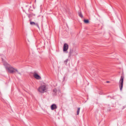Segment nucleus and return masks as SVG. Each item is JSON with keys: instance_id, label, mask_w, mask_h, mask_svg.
<instances>
[{"instance_id": "nucleus-1", "label": "nucleus", "mask_w": 126, "mask_h": 126, "mask_svg": "<svg viewBox=\"0 0 126 126\" xmlns=\"http://www.w3.org/2000/svg\"><path fill=\"white\" fill-rule=\"evenodd\" d=\"M2 61L3 62V65L5 66L6 69L10 73H13L16 71L19 74L21 75V73L18 72L17 69L14 68L13 67L11 66L7 62H3L2 58Z\"/></svg>"}, {"instance_id": "nucleus-2", "label": "nucleus", "mask_w": 126, "mask_h": 126, "mask_svg": "<svg viewBox=\"0 0 126 126\" xmlns=\"http://www.w3.org/2000/svg\"><path fill=\"white\" fill-rule=\"evenodd\" d=\"M46 87L45 85H43L40 87L38 89V91L40 92L44 93L46 91Z\"/></svg>"}, {"instance_id": "nucleus-3", "label": "nucleus", "mask_w": 126, "mask_h": 126, "mask_svg": "<svg viewBox=\"0 0 126 126\" xmlns=\"http://www.w3.org/2000/svg\"><path fill=\"white\" fill-rule=\"evenodd\" d=\"M124 77L123 76H121L120 79L119 84L120 90L122 91L123 86V80Z\"/></svg>"}, {"instance_id": "nucleus-4", "label": "nucleus", "mask_w": 126, "mask_h": 126, "mask_svg": "<svg viewBox=\"0 0 126 126\" xmlns=\"http://www.w3.org/2000/svg\"><path fill=\"white\" fill-rule=\"evenodd\" d=\"M68 48V46L66 43L64 44L63 46V51L65 52L66 53H67L68 52L67 51V50Z\"/></svg>"}, {"instance_id": "nucleus-5", "label": "nucleus", "mask_w": 126, "mask_h": 126, "mask_svg": "<svg viewBox=\"0 0 126 126\" xmlns=\"http://www.w3.org/2000/svg\"><path fill=\"white\" fill-rule=\"evenodd\" d=\"M33 76L35 78L37 79H40L41 78L40 76L37 74L35 72H34Z\"/></svg>"}, {"instance_id": "nucleus-6", "label": "nucleus", "mask_w": 126, "mask_h": 126, "mask_svg": "<svg viewBox=\"0 0 126 126\" xmlns=\"http://www.w3.org/2000/svg\"><path fill=\"white\" fill-rule=\"evenodd\" d=\"M51 108L52 110H54V109L57 108V107L56 104H53L51 106Z\"/></svg>"}, {"instance_id": "nucleus-7", "label": "nucleus", "mask_w": 126, "mask_h": 126, "mask_svg": "<svg viewBox=\"0 0 126 126\" xmlns=\"http://www.w3.org/2000/svg\"><path fill=\"white\" fill-rule=\"evenodd\" d=\"M78 14L79 16L81 18H82L83 16L80 11H79L78 12Z\"/></svg>"}, {"instance_id": "nucleus-8", "label": "nucleus", "mask_w": 126, "mask_h": 126, "mask_svg": "<svg viewBox=\"0 0 126 126\" xmlns=\"http://www.w3.org/2000/svg\"><path fill=\"white\" fill-rule=\"evenodd\" d=\"M27 15L28 17L30 18L31 17H32L33 16H35V15L34 14H27Z\"/></svg>"}, {"instance_id": "nucleus-9", "label": "nucleus", "mask_w": 126, "mask_h": 126, "mask_svg": "<svg viewBox=\"0 0 126 126\" xmlns=\"http://www.w3.org/2000/svg\"><path fill=\"white\" fill-rule=\"evenodd\" d=\"M73 50H71V49H70V51L69 52V57H70L72 55V52H73Z\"/></svg>"}, {"instance_id": "nucleus-10", "label": "nucleus", "mask_w": 126, "mask_h": 126, "mask_svg": "<svg viewBox=\"0 0 126 126\" xmlns=\"http://www.w3.org/2000/svg\"><path fill=\"white\" fill-rule=\"evenodd\" d=\"M80 108H78L77 111V115H78L79 114Z\"/></svg>"}, {"instance_id": "nucleus-11", "label": "nucleus", "mask_w": 126, "mask_h": 126, "mask_svg": "<svg viewBox=\"0 0 126 126\" xmlns=\"http://www.w3.org/2000/svg\"><path fill=\"white\" fill-rule=\"evenodd\" d=\"M68 61V59H67L66 60L64 61H63L65 65H67V63Z\"/></svg>"}, {"instance_id": "nucleus-12", "label": "nucleus", "mask_w": 126, "mask_h": 126, "mask_svg": "<svg viewBox=\"0 0 126 126\" xmlns=\"http://www.w3.org/2000/svg\"><path fill=\"white\" fill-rule=\"evenodd\" d=\"M84 22L86 23H88L89 22V20L88 19H84Z\"/></svg>"}, {"instance_id": "nucleus-13", "label": "nucleus", "mask_w": 126, "mask_h": 126, "mask_svg": "<svg viewBox=\"0 0 126 126\" xmlns=\"http://www.w3.org/2000/svg\"><path fill=\"white\" fill-rule=\"evenodd\" d=\"M35 23L34 22H30V24L31 25H35Z\"/></svg>"}, {"instance_id": "nucleus-14", "label": "nucleus", "mask_w": 126, "mask_h": 126, "mask_svg": "<svg viewBox=\"0 0 126 126\" xmlns=\"http://www.w3.org/2000/svg\"><path fill=\"white\" fill-rule=\"evenodd\" d=\"M65 78H66V76H64L63 77V81H62L63 82H64L65 80Z\"/></svg>"}, {"instance_id": "nucleus-15", "label": "nucleus", "mask_w": 126, "mask_h": 126, "mask_svg": "<svg viewBox=\"0 0 126 126\" xmlns=\"http://www.w3.org/2000/svg\"><path fill=\"white\" fill-rule=\"evenodd\" d=\"M35 25L36 26H37L38 28H39V27L38 23H36Z\"/></svg>"}, {"instance_id": "nucleus-16", "label": "nucleus", "mask_w": 126, "mask_h": 126, "mask_svg": "<svg viewBox=\"0 0 126 126\" xmlns=\"http://www.w3.org/2000/svg\"><path fill=\"white\" fill-rule=\"evenodd\" d=\"M53 91L55 93H56L57 92V90L56 89H54L53 90Z\"/></svg>"}, {"instance_id": "nucleus-17", "label": "nucleus", "mask_w": 126, "mask_h": 126, "mask_svg": "<svg viewBox=\"0 0 126 126\" xmlns=\"http://www.w3.org/2000/svg\"><path fill=\"white\" fill-rule=\"evenodd\" d=\"M109 82H110L109 81H107L106 82H107V83H109Z\"/></svg>"}]
</instances>
